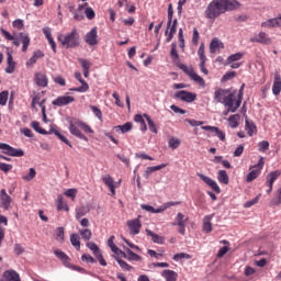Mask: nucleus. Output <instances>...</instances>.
I'll list each match as a JSON object with an SVG mask.
<instances>
[{
    "instance_id": "aec40b11",
    "label": "nucleus",
    "mask_w": 281,
    "mask_h": 281,
    "mask_svg": "<svg viewBox=\"0 0 281 281\" xmlns=\"http://www.w3.org/2000/svg\"><path fill=\"white\" fill-rule=\"evenodd\" d=\"M103 183L109 188L112 196H115V181L113 180V177L110 175H105L102 177Z\"/></svg>"
},
{
    "instance_id": "bb28decb",
    "label": "nucleus",
    "mask_w": 281,
    "mask_h": 281,
    "mask_svg": "<svg viewBox=\"0 0 281 281\" xmlns=\"http://www.w3.org/2000/svg\"><path fill=\"white\" fill-rule=\"evenodd\" d=\"M272 93H273V95H280V93H281V76H280V74L274 75Z\"/></svg>"
},
{
    "instance_id": "e433bc0d",
    "label": "nucleus",
    "mask_w": 281,
    "mask_h": 281,
    "mask_svg": "<svg viewBox=\"0 0 281 281\" xmlns=\"http://www.w3.org/2000/svg\"><path fill=\"white\" fill-rule=\"evenodd\" d=\"M175 34H177V26L170 24V27H168V25H167L166 42L170 43V41H172V38H175Z\"/></svg>"
},
{
    "instance_id": "79ce46f5",
    "label": "nucleus",
    "mask_w": 281,
    "mask_h": 281,
    "mask_svg": "<svg viewBox=\"0 0 281 281\" xmlns=\"http://www.w3.org/2000/svg\"><path fill=\"white\" fill-rule=\"evenodd\" d=\"M82 10H85V4H79L77 10L74 12L75 21H82V19H85V15H82Z\"/></svg>"
},
{
    "instance_id": "4c0bfd02",
    "label": "nucleus",
    "mask_w": 281,
    "mask_h": 281,
    "mask_svg": "<svg viewBox=\"0 0 281 281\" xmlns=\"http://www.w3.org/2000/svg\"><path fill=\"white\" fill-rule=\"evenodd\" d=\"M134 122H137L138 124H140V131L143 133H146V131H148V127L146 126V121H144V115L136 114L134 116Z\"/></svg>"
},
{
    "instance_id": "f3484780",
    "label": "nucleus",
    "mask_w": 281,
    "mask_h": 281,
    "mask_svg": "<svg viewBox=\"0 0 281 281\" xmlns=\"http://www.w3.org/2000/svg\"><path fill=\"white\" fill-rule=\"evenodd\" d=\"M85 41L87 45H98V27L91 29V31L86 34Z\"/></svg>"
},
{
    "instance_id": "ddd939ff",
    "label": "nucleus",
    "mask_w": 281,
    "mask_h": 281,
    "mask_svg": "<svg viewBox=\"0 0 281 281\" xmlns=\"http://www.w3.org/2000/svg\"><path fill=\"white\" fill-rule=\"evenodd\" d=\"M250 43H260V45H271V37L265 32H260L250 38Z\"/></svg>"
},
{
    "instance_id": "de8ad7c7",
    "label": "nucleus",
    "mask_w": 281,
    "mask_h": 281,
    "mask_svg": "<svg viewBox=\"0 0 281 281\" xmlns=\"http://www.w3.org/2000/svg\"><path fill=\"white\" fill-rule=\"evenodd\" d=\"M246 131L247 135H249V137H252L254 133H256V124H254V122L246 121Z\"/></svg>"
},
{
    "instance_id": "a878e982",
    "label": "nucleus",
    "mask_w": 281,
    "mask_h": 281,
    "mask_svg": "<svg viewBox=\"0 0 281 281\" xmlns=\"http://www.w3.org/2000/svg\"><path fill=\"white\" fill-rule=\"evenodd\" d=\"M224 47H225V45H223V42H221V40L215 37L210 43V53L216 54V52H218V49H223Z\"/></svg>"
},
{
    "instance_id": "c756f323",
    "label": "nucleus",
    "mask_w": 281,
    "mask_h": 281,
    "mask_svg": "<svg viewBox=\"0 0 281 281\" xmlns=\"http://www.w3.org/2000/svg\"><path fill=\"white\" fill-rule=\"evenodd\" d=\"M175 205H181V202H166L158 209H154V214H161V212H166V210H168Z\"/></svg>"
},
{
    "instance_id": "09e8293b",
    "label": "nucleus",
    "mask_w": 281,
    "mask_h": 281,
    "mask_svg": "<svg viewBox=\"0 0 281 281\" xmlns=\"http://www.w3.org/2000/svg\"><path fill=\"white\" fill-rule=\"evenodd\" d=\"M170 56H171L173 63H179V53L177 52V43L171 44Z\"/></svg>"
},
{
    "instance_id": "5701e85b",
    "label": "nucleus",
    "mask_w": 281,
    "mask_h": 281,
    "mask_svg": "<svg viewBox=\"0 0 281 281\" xmlns=\"http://www.w3.org/2000/svg\"><path fill=\"white\" fill-rule=\"evenodd\" d=\"M55 205L58 210V212H69V204L65 202V198H63V194L57 195V200L55 201Z\"/></svg>"
},
{
    "instance_id": "6e6552de",
    "label": "nucleus",
    "mask_w": 281,
    "mask_h": 281,
    "mask_svg": "<svg viewBox=\"0 0 281 281\" xmlns=\"http://www.w3.org/2000/svg\"><path fill=\"white\" fill-rule=\"evenodd\" d=\"M0 150H2L3 155H8L9 157H23L25 155L23 149L14 148L5 143H0Z\"/></svg>"
},
{
    "instance_id": "a18cd8bd",
    "label": "nucleus",
    "mask_w": 281,
    "mask_h": 281,
    "mask_svg": "<svg viewBox=\"0 0 281 281\" xmlns=\"http://www.w3.org/2000/svg\"><path fill=\"white\" fill-rule=\"evenodd\" d=\"M243 95H245V83H243L241 87L239 88V92L236 91L235 94V102H239V106L240 104H243Z\"/></svg>"
},
{
    "instance_id": "1a4fd4ad",
    "label": "nucleus",
    "mask_w": 281,
    "mask_h": 281,
    "mask_svg": "<svg viewBox=\"0 0 281 281\" xmlns=\"http://www.w3.org/2000/svg\"><path fill=\"white\" fill-rule=\"evenodd\" d=\"M74 102H76V98L69 95V92H66L65 95H59L53 100L52 104L53 106H67L74 104Z\"/></svg>"
},
{
    "instance_id": "4be33fe9",
    "label": "nucleus",
    "mask_w": 281,
    "mask_h": 281,
    "mask_svg": "<svg viewBox=\"0 0 281 281\" xmlns=\"http://www.w3.org/2000/svg\"><path fill=\"white\" fill-rule=\"evenodd\" d=\"M7 65L5 68L7 74H14V69L16 68V63L14 61V57H12V53L10 50L7 52Z\"/></svg>"
},
{
    "instance_id": "5fc2aeb1",
    "label": "nucleus",
    "mask_w": 281,
    "mask_h": 281,
    "mask_svg": "<svg viewBox=\"0 0 281 281\" xmlns=\"http://www.w3.org/2000/svg\"><path fill=\"white\" fill-rule=\"evenodd\" d=\"M87 247H88V249H90V251H93L94 256H98L99 254L102 252V251H100V247H98L97 244L93 241L87 243Z\"/></svg>"
},
{
    "instance_id": "6e6d98bb",
    "label": "nucleus",
    "mask_w": 281,
    "mask_h": 281,
    "mask_svg": "<svg viewBox=\"0 0 281 281\" xmlns=\"http://www.w3.org/2000/svg\"><path fill=\"white\" fill-rule=\"evenodd\" d=\"M9 95H10V92H8V90L0 92V106H5L8 104Z\"/></svg>"
},
{
    "instance_id": "338daca9",
    "label": "nucleus",
    "mask_w": 281,
    "mask_h": 281,
    "mask_svg": "<svg viewBox=\"0 0 281 281\" xmlns=\"http://www.w3.org/2000/svg\"><path fill=\"white\" fill-rule=\"evenodd\" d=\"M13 27H15V30H24L25 24H24L23 20L16 19L13 21Z\"/></svg>"
},
{
    "instance_id": "7c9ffc66",
    "label": "nucleus",
    "mask_w": 281,
    "mask_h": 281,
    "mask_svg": "<svg viewBox=\"0 0 281 281\" xmlns=\"http://www.w3.org/2000/svg\"><path fill=\"white\" fill-rule=\"evenodd\" d=\"M166 168V164H161L155 167H147L144 173L145 179H148L153 172H157V170H164Z\"/></svg>"
},
{
    "instance_id": "0eeeda50",
    "label": "nucleus",
    "mask_w": 281,
    "mask_h": 281,
    "mask_svg": "<svg viewBox=\"0 0 281 281\" xmlns=\"http://www.w3.org/2000/svg\"><path fill=\"white\" fill-rule=\"evenodd\" d=\"M173 98L176 100H181V102H187L188 104H191V102H194L196 100V93L190 92L188 90H179L175 93Z\"/></svg>"
},
{
    "instance_id": "bf43d9fd",
    "label": "nucleus",
    "mask_w": 281,
    "mask_h": 281,
    "mask_svg": "<svg viewBox=\"0 0 281 281\" xmlns=\"http://www.w3.org/2000/svg\"><path fill=\"white\" fill-rule=\"evenodd\" d=\"M32 128L36 131V133H40V135H47V132L43 128H41V123L38 121H33L32 122Z\"/></svg>"
},
{
    "instance_id": "2f4dec72",
    "label": "nucleus",
    "mask_w": 281,
    "mask_h": 281,
    "mask_svg": "<svg viewBox=\"0 0 281 281\" xmlns=\"http://www.w3.org/2000/svg\"><path fill=\"white\" fill-rule=\"evenodd\" d=\"M161 276L166 281H177L178 278V274L175 272V270H164Z\"/></svg>"
},
{
    "instance_id": "cd10ccee",
    "label": "nucleus",
    "mask_w": 281,
    "mask_h": 281,
    "mask_svg": "<svg viewBox=\"0 0 281 281\" xmlns=\"http://www.w3.org/2000/svg\"><path fill=\"white\" fill-rule=\"evenodd\" d=\"M19 40L22 42V52H27V47H30L31 38L27 33H19Z\"/></svg>"
},
{
    "instance_id": "e2e57ef3",
    "label": "nucleus",
    "mask_w": 281,
    "mask_h": 281,
    "mask_svg": "<svg viewBox=\"0 0 281 281\" xmlns=\"http://www.w3.org/2000/svg\"><path fill=\"white\" fill-rule=\"evenodd\" d=\"M258 150H259V153H267V150H269V142H267V140L259 142Z\"/></svg>"
},
{
    "instance_id": "f03ea898",
    "label": "nucleus",
    "mask_w": 281,
    "mask_h": 281,
    "mask_svg": "<svg viewBox=\"0 0 281 281\" xmlns=\"http://www.w3.org/2000/svg\"><path fill=\"white\" fill-rule=\"evenodd\" d=\"M214 100L232 113H236L240 109V101H236V90L217 88L214 92Z\"/></svg>"
},
{
    "instance_id": "6ab92c4d",
    "label": "nucleus",
    "mask_w": 281,
    "mask_h": 281,
    "mask_svg": "<svg viewBox=\"0 0 281 281\" xmlns=\"http://www.w3.org/2000/svg\"><path fill=\"white\" fill-rule=\"evenodd\" d=\"M202 131H211V133H215L216 137L221 139V142H225V132H223L221 128L212 125H205L202 126Z\"/></svg>"
},
{
    "instance_id": "c85d7f7f",
    "label": "nucleus",
    "mask_w": 281,
    "mask_h": 281,
    "mask_svg": "<svg viewBox=\"0 0 281 281\" xmlns=\"http://www.w3.org/2000/svg\"><path fill=\"white\" fill-rule=\"evenodd\" d=\"M212 218H214V214L211 215H206L203 218V232H205L206 234H210V232H212Z\"/></svg>"
},
{
    "instance_id": "603ef678",
    "label": "nucleus",
    "mask_w": 281,
    "mask_h": 281,
    "mask_svg": "<svg viewBox=\"0 0 281 281\" xmlns=\"http://www.w3.org/2000/svg\"><path fill=\"white\" fill-rule=\"evenodd\" d=\"M243 56H245L243 53L233 54V55L228 56L227 64L236 63V61L243 59Z\"/></svg>"
},
{
    "instance_id": "393cba45",
    "label": "nucleus",
    "mask_w": 281,
    "mask_h": 281,
    "mask_svg": "<svg viewBox=\"0 0 281 281\" xmlns=\"http://www.w3.org/2000/svg\"><path fill=\"white\" fill-rule=\"evenodd\" d=\"M43 34L46 36L48 44L50 45L53 52L56 54V42L54 41V37L52 36V29H49V26L44 27Z\"/></svg>"
},
{
    "instance_id": "680f3d73",
    "label": "nucleus",
    "mask_w": 281,
    "mask_h": 281,
    "mask_svg": "<svg viewBox=\"0 0 281 281\" xmlns=\"http://www.w3.org/2000/svg\"><path fill=\"white\" fill-rule=\"evenodd\" d=\"M65 196L71 199V201H76V194H78V189H68L64 192Z\"/></svg>"
},
{
    "instance_id": "7ed1b4c3",
    "label": "nucleus",
    "mask_w": 281,
    "mask_h": 281,
    "mask_svg": "<svg viewBox=\"0 0 281 281\" xmlns=\"http://www.w3.org/2000/svg\"><path fill=\"white\" fill-rule=\"evenodd\" d=\"M80 128H81V131H83V133H90L91 135H93V133H94V131H93V128H91V126H89L87 123H85L78 119L71 120L69 122L70 133L75 137H78V139H82L83 142H89V138L82 132H80Z\"/></svg>"
},
{
    "instance_id": "dca6fc26",
    "label": "nucleus",
    "mask_w": 281,
    "mask_h": 281,
    "mask_svg": "<svg viewBox=\"0 0 281 281\" xmlns=\"http://www.w3.org/2000/svg\"><path fill=\"white\" fill-rule=\"evenodd\" d=\"M34 82L37 87H42L43 89H45V87L49 85V79L47 78V75L43 72H36L34 75Z\"/></svg>"
},
{
    "instance_id": "72a5a7b5",
    "label": "nucleus",
    "mask_w": 281,
    "mask_h": 281,
    "mask_svg": "<svg viewBox=\"0 0 281 281\" xmlns=\"http://www.w3.org/2000/svg\"><path fill=\"white\" fill-rule=\"evenodd\" d=\"M217 180L220 181V183L227 186L229 183V176L227 175V171L220 170L217 172Z\"/></svg>"
},
{
    "instance_id": "3c124183",
    "label": "nucleus",
    "mask_w": 281,
    "mask_h": 281,
    "mask_svg": "<svg viewBox=\"0 0 281 281\" xmlns=\"http://www.w3.org/2000/svg\"><path fill=\"white\" fill-rule=\"evenodd\" d=\"M198 56L200 58V63L201 61H207V57L205 56V44H201L199 49H198Z\"/></svg>"
},
{
    "instance_id": "8fccbe9b",
    "label": "nucleus",
    "mask_w": 281,
    "mask_h": 281,
    "mask_svg": "<svg viewBox=\"0 0 281 281\" xmlns=\"http://www.w3.org/2000/svg\"><path fill=\"white\" fill-rule=\"evenodd\" d=\"M79 234L83 240H91V236H93V233L89 228L80 229Z\"/></svg>"
},
{
    "instance_id": "f704fd0d",
    "label": "nucleus",
    "mask_w": 281,
    "mask_h": 281,
    "mask_svg": "<svg viewBox=\"0 0 281 281\" xmlns=\"http://www.w3.org/2000/svg\"><path fill=\"white\" fill-rule=\"evenodd\" d=\"M114 131H116V133L120 131H121V133H128V132L133 131V123L127 122L123 125L114 126Z\"/></svg>"
},
{
    "instance_id": "4d7b16f0",
    "label": "nucleus",
    "mask_w": 281,
    "mask_h": 281,
    "mask_svg": "<svg viewBox=\"0 0 281 281\" xmlns=\"http://www.w3.org/2000/svg\"><path fill=\"white\" fill-rule=\"evenodd\" d=\"M192 256L186 254V252H179L173 256V260L176 262H179V260H190Z\"/></svg>"
},
{
    "instance_id": "412c9836",
    "label": "nucleus",
    "mask_w": 281,
    "mask_h": 281,
    "mask_svg": "<svg viewBox=\"0 0 281 281\" xmlns=\"http://www.w3.org/2000/svg\"><path fill=\"white\" fill-rule=\"evenodd\" d=\"M147 236L151 237V241L156 245H164L166 243V237L158 235L157 233L146 229Z\"/></svg>"
},
{
    "instance_id": "052dcab7",
    "label": "nucleus",
    "mask_w": 281,
    "mask_h": 281,
    "mask_svg": "<svg viewBox=\"0 0 281 281\" xmlns=\"http://www.w3.org/2000/svg\"><path fill=\"white\" fill-rule=\"evenodd\" d=\"M179 146H181V140H179V138L172 137L169 139V148H172V150H177Z\"/></svg>"
},
{
    "instance_id": "69168bd1",
    "label": "nucleus",
    "mask_w": 281,
    "mask_h": 281,
    "mask_svg": "<svg viewBox=\"0 0 281 281\" xmlns=\"http://www.w3.org/2000/svg\"><path fill=\"white\" fill-rule=\"evenodd\" d=\"M53 81L55 85H59V87H66L67 86V80L63 78V76L58 75L55 78H53Z\"/></svg>"
},
{
    "instance_id": "864d4df0",
    "label": "nucleus",
    "mask_w": 281,
    "mask_h": 281,
    "mask_svg": "<svg viewBox=\"0 0 281 281\" xmlns=\"http://www.w3.org/2000/svg\"><path fill=\"white\" fill-rule=\"evenodd\" d=\"M56 240L57 243H63L65 240V228L58 227L56 231Z\"/></svg>"
},
{
    "instance_id": "b1692460",
    "label": "nucleus",
    "mask_w": 281,
    "mask_h": 281,
    "mask_svg": "<svg viewBox=\"0 0 281 281\" xmlns=\"http://www.w3.org/2000/svg\"><path fill=\"white\" fill-rule=\"evenodd\" d=\"M54 254H55L56 258L61 260V262L65 265V267H69V265H71V259L63 250L55 249Z\"/></svg>"
},
{
    "instance_id": "0e129e2a",
    "label": "nucleus",
    "mask_w": 281,
    "mask_h": 281,
    "mask_svg": "<svg viewBox=\"0 0 281 281\" xmlns=\"http://www.w3.org/2000/svg\"><path fill=\"white\" fill-rule=\"evenodd\" d=\"M90 109H91L93 115H95V117H98V120H100V122H102V110H100V108H98L95 105H90Z\"/></svg>"
},
{
    "instance_id": "473e14b6",
    "label": "nucleus",
    "mask_w": 281,
    "mask_h": 281,
    "mask_svg": "<svg viewBox=\"0 0 281 281\" xmlns=\"http://www.w3.org/2000/svg\"><path fill=\"white\" fill-rule=\"evenodd\" d=\"M261 27L271 30L272 27H280L278 24V18L268 19L266 22L261 23Z\"/></svg>"
},
{
    "instance_id": "9d476101",
    "label": "nucleus",
    "mask_w": 281,
    "mask_h": 281,
    "mask_svg": "<svg viewBox=\"0 0 281 281\" xmlns=\"http://www.w3.org/2000/svg\"><path fill=\"white\" fill-rule=\"evenodd\" d=\"M75 78L80 82L81 87L78 88H70L69 91H76L77 93H87L89 91V83L82 79V74L75 72Z\"/></svg>"
},
{
    "instance_id": "f8f14e48",
    "label": "nucleus",
    "mask_w": 281,
    "mask_h": 281,
    "mask_svg": "<svg viewBox=\"0 0 281 281\" xmlns=\"http://www.w3.org/2000/svg\"><path fill=\"white\" fill-rule=\"evenodd\" d=\"M126 225L132 236H137L142 232V221H139V217L127 221Z\"/></svg>"
},
{
    "instance_id": "20e7f679",
    "label": "nucleus",
    "mask_w": 281,
    "mask_h": 281,
    "mask_svg": "<svg viewBox=\"0 0 281 281\" xmlns=\"http://www.w3.org/2000/svg\"><path fill=\"white\" fill-rule=\"evenodd\" d=\"M57 41L61 43L63 47H66V49H74L80 46V34L78 30L72 29L71 32L66 35H58Z\"/></svg>"
},
{
    "instance_id": "37998d69",
    "label": "nucleus",
    "mask_w": 281,
    "mask_h": 281,
    "mask_svg": "<svg viewBox=\"0 0 281 281\" xmlns=\"http://www.w3.org/2000/svg\"><path fill=\"white\" fill-rule=\"evenodd\" d=\"M70 243L72 247H76V249L80 251V236L78 234L70 235Z\"/></svg>"
},
{
    "instance_id": "58836bf2",
    "label": "nucleus",
    "mask_w": 281,
    "mask_h": 281,
    "mask_svg": "<svg viewBox=\"0 0 281 281\" xmlns=\"http://www.w3.org/2000/svg\"><path fill=\"white\" fill-rule=\"evenodd\" d=\"M113 258L120 265L121 269H123V271H131V269H133V267L124 261L122 258L117 256H113Z\"/></svg>"
},
{
    "instance_id": "49530a36",
    "label": "nucleus",
    "mask_w": 281,
    "mask_h": 281,
    "mask_svg": "<svg viewBox=\"0 0 281 281\" xmlns=\"http://www.w3.org/2000/svg\"><path fill=\"white\" fill-rule=\"evenodd\" d=\"M144 117L147 121V124L149 126V131L151 133L157 134V125H155V122L153 121V119H150V116L148 114H144Z\"/></svg>"
},
{
    "instance_id": "c03bdc74",
    "label": "nucleus",
    "mask_w": 281,
    "mask_h": 281,
    "mask_svg": "<svg viewBox=\"0 0 281 281\" xmlns=\"http://www.w3.org/2000/svg\"><path fill=\"white\" fill-rule=\"evenodd\" d=\"M52 133H54V135H56V137H58V139H60V142H64V144H66L70 148H72L71 142H69V139H67V137L63 136V134H60V132L58 130H52Z\"/></svg>"
},
{
    "instance_id": "39448f33",
    "label": "nucleus",
    "mask_w": 281,
    "mask_h": 281,
    "mask_svg": "<svg viewBox=\"0 0 281 281\" xmlns=\"http://www.w3.org/2000/svg\"><path fill=\"white\" fill-rule=\"evenodd\" d=\"M181 71H183L193 82H196L200 87H205V79H203L196 71H194V68L192 66H186V64L179 63L177 65Z\"/></svg>"
},
{
    "instance_id": "f257e3e1",
    "label": "nucleus",
    "mask_w": 281,
    "mask_h": 281,
    "mask_svg": "<svg viewBox=\"0 0 281 281\" xmlns=\"http://www.w3.org/2000/svg\"><path fill=\"white\" fill-rule=\"evenodd\" d=\"M239 3L236 0H212L204 14L206 19H218L221 14H225V12H229L232 10H236Z\"/></svg>"
},
{
    "instance_id": "ea45409f",
    "label": "nucleus",
    "mask_w": 281,
    "mask_h": 281,
    "mask_svg": "<svg viewBox=\"0 0 281 281\" xmlns=\"http://www.w3.org/2000/svg\"><path fill=\"white\" fill-rule=\"evenodd\" d=\"M87 214H89V207L80 206V207L76 209V220L77 221H80V218H82V216H87Z\"/></svg>"
},
{
    "instance_id": "c9c22d12",
    "label": "nucleus",
    "mask_w": 281,
    "mask_h": 281,
    "mask_svg": "<svg viewBox=\"0 0 281 281\" xmlns=\"http://www.w3.org/2000/svg\"><path fill=\"white\" fill-rule=\"evenodd\" d=\"M238 120H240V114H233L228 117V126L231 128H238L239 123Z\"/></svg>"
},
{
    "instance_id": "774afa93",
    "label": "nucleus",
    "mask_w": 281,
    "mask_h": 281,
    "mask_svg": "<svg viewBox=\"0 0 281 281\" xmlns=\"http://www.w3.org/2000/svg\"><path fill=\"white\" fill-rule=\"evenodd\" d=\"M271 205H281V188L277 191V198L271 201Z\"/></svg>"
},
{
    "instance_id": "a211bd4d",
    "label": "nucleus",
    "mask_w": 281,
    "mask_h": 281,
    "mask_svg": "<svg viewBox=\"0 0 281 281\" xmlns=\"http://www.w3.org/2000/svg\"><path fill=\"white\" fill-rule=\"evenodd\" d=\"M0 281H21V276L15 270H7Z\"/></svg>"
},
{
    "instance_id": "13d9d810",
    "label": "nucleus",
    "mask_w": 281,
    "mask_h": 281,
    "mask_svg": "<svg viewBox=\"0 0 281 281\" xmlns=\"http://www.w3.org/2000/svg\"><path fill=\"white\" fill-rule=\"evenodd\" d=\"M36 177V169L30 168L29 173L23 176V181H32Z\"/></svg>"
},
{
    "instance_id": "9b49d317",
    "label": "nucleus",
    "mask_w": 281,
    "mask_h": 281,
    "mask_svg": "<svg viewBox=\"0 0 281 281\" xmlns=\"http://www.w3.org/2000/svg\"><path fill=\"white\" fill-rule=\"evenodd\" d=\"M12 205V196L8 194V191L5 189H1L0 191V206L4 209V211L10 210Z\"/></svg>"
},
{
    "instance_id": "a19ab883",
    "label": "nucleus",
    "mask_w": 281,
    "mask_h": 281,
    "mask_svg": "<svg viewBox=\"0 0 281 281\" xmlns=\"http://www.w3.org/2000/svg\"><path fill=\"white\" fill-rule=\"evenodd\" d=\"M127 254V260H134L135 262H139L142 260V256L135 254L131 248H125Z\"/></svg>"
},
{
    "instance_id": "423d86ee",
    "label": "nucleus",
    "mask_w": 281,
    "mask_h": 281,
    "mask_svg": "<svg viewBox=\"0 0 281 281\" xmlns=\"http://www.w3.org/2000/svg\"><path fill=\"white\" fill-rule=\"evenodd\" d=\"M263 168H265V158H260L257 165L250 167L251 171L246 176V183H251V181H255V179H258Z\"/></svg>"
},
{
    "instance_id": "2eb2a0df",
    "label": "nucleus",
    "mask_w": 281,
    "mask_h": 281,
    "mask_svg": "<svg viewBox=\"0 0 281 281\" xmlns=\"http://www.w3.org/2000/svg\"><path fill=\"white\" fill-rule=\"evenodd\" d=\"M198 177L206 183L210 188H212L213 191L216 192V194H221V187H218V183L214 181L212 178L203 175V173H198Z\"/></svg>"
},
{
    "instance_id": "4468645a",
    "label": "nucleus",
    "mask_w": 281,
    "mask_h": 281,
    "mask_svg": "<svg viewBox=\"0 0 281 281\" xmlns=\"http://www.w3.org/2000/svg\"><path fill=\"white\" fill-rule=\"evenodd\" d=\"M280 175V170L272 171L268 175L266 184L269 189L267 190V194H271V192H273V183H276Z\"/></svg>"
}]
</instances>
